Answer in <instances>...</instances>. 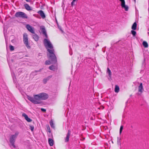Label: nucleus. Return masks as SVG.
Instances as JSON below:
<instances>
[{
	"label": "nucleus",
	"mask_w": 149,
	"mask_h": 149,
	"mask_svg": "<svg viewBox=\"0 0 149 149\" xmlns=\"http://www.w3.org/2000/svg\"><path fill=\"white\" fill-rule=\"evenodd\" d=\"M43 42L47 51L49 53V57L52 63L55 64L57 62V59L53 45L50 41L46 38L44 39Z\"/></svg>",
	"instance_id": "1"
},
{
	"label": "nucleus",
	"mask_w": 149,
	"mask_h": 149,
	"mask_svg": "<svg viewBox=\"0 0 149 149\" xmlns=\"http://www.w3.org/2000/svg\"><path fill=\"white\" fill-rule=\"evenodd\" d=\"M19 134L18 132H16L14 134L10 136L9 139L10 144H9V145L10 147L12 146L14 148H16V147L15 145V143Z\"/></svg>",
	"instance_id": "2"
},
{
	"label": "nucleus",
	"mask_w": 149,
	"mask_h": 149,
	"mask_svg": "<svg viewBox=\"0 0 149 149\" xmlns=\"http://www.w3.org/2000/svg\"><path fill=\"white\" fill-rule=\"evenodd\" d=\"M34 98L38 100H47L49 97L48 95L45 93H42L37 95H34Z\"/></svg>",
	"instance_id": "3"
},
{
	"label": "nucleus",
	"mask_w": 149,
	"mask_h": 149,
	"mask_svg": "<svg viewBox=\"0 0 149 149\" xmlns=\"http://www.w3.org/2000/svg\"><path fill=\"white\" fill-rule=\"evenodd\" d=\"M23 41L24 44L27 48L29 49L30 47L29 44L28 35L26 33H24L23 35Z\"/></svg>",
	"instance_id": "4"
},
{
	"label": "nucleus",
	"mask_w": 149,
	"mask_h": 149,
	"mask_svg": "<svg viewBox=\"0 0 149 149\" xmlns=\"http://www.w3.org/2000/svg\"><path fill=\"white\" fill-rule=\"evenodd\" d=\"M15 16L17 17L22 18L23 19H27V15L24 13L22 12H16L15 14Z\"/></svg>",
	"instance_id": "5"
},
{
	"label": "nucleus",
	"mask_w": 149,
	"mask_h": 149,
	"mask_svg": "<svg viewBox=\"0 0 149 149\" xmlns=\"http://www.w3.org/2000/svg\"><path fill=\"white\" fill-rule=\"evenodd\" d=\"M28 99L32 103H33L34 104H39L40 103L39 101H38V100H36V99L34 98V97L33 96V97H31V96H28Z\"/></svg>",
	"instance_id": "6"
},
{
	"label": "nucleus",
	"mask_w": 149,
	"mask_h": 149,
	"mask_svg": "<svg viewBox=\"0 0 149 149\" xmlns=\"http://www.w3.org/2000/svg\"><path fill=\"white\" fill-rule=\"evenodd\" d=\"M26 28L30 32L32 33H34L35 32L34 29L33 27L31 26L30 25L28 24L26 25Z\"/></svg>",
	"instance_id": "7"
},
{
	"label": "nucleus",
	"mask_w": 149,
	"mask_h": 149,
	"mask_svg": "<svg viewBox=\"0 0 149 149\" xmlns=\"http://www.w3.org/2000/svg\"><path fill=\"white\" fill-rule=\"evenodd\" d=\"M40 30H41L42 33L45 36V37L47 38L48 36L47 34L46 31L44 26H41L40 27Z\"/></svg>",
	"instance_id": "8"
},
{
	"label": "nucleus",
	"mask_w": 149,
	"mask_h": 149,
	"mask_svg": "<svg viewBox=\"0 0 149 149\" xmlns=\"http://www.w3.org/2000/svg\"><path fill=\"white\" fill-rule=\"evenodd\" d=\"M22 116L24 117L25 120L29 122H31L32 121V120L29 118L28 116L25 113H23L22 114Z\"/></svg>",
	"instance_id": "9"
},
{
	"label": "nucleus",
	"mask_w": 149,
	"mask_h": 149,
	"mask_svg": "<svg viewBox=\"0 0 149 149\" xmlns=\"http://www.w3.org/2000/svg\"><path fill=\"white\" fill-rule=\"evenodd\" d=\"M70 130H68V132L66 134V136L65 139V142H68L69 141L70 136Z\"/></svg>",
	"instance_id": "10"
},
{
	"label": "nucleus",
	"mask_w": 149,
	"mask_h": 149,
	"mask_svg": "<svg viewBox=\"0 0 149 149\" xmlns=\"http://www.w3.org/2000/svg\"><path fill=\"white\" fill-rule=\"evenodd\" d=\"M143 90L142 83H141L138 87V91L140 93V94H141L143 92Z\"/></svg>",
	"instance_id": "11"
},
{
	"label": "nucleus",
	"mask_w": 149,
	"mask_h": 149,
	"mask_svg": "<svg viewBox=\"0 0 149 149\" xmlns=\"http://www.w3.org/2000/svg\"><path fill=\"white\" fill-rule=\"evenodd\" d=\"M121 6L122 8H124L126 11H127L128 10L129 8L126 5L125 2L123 3H121Z\"/></svg>",
	"instance_id": "12"
},
{
	"label": "nucleus",
	"mask_w": 149,
	"mask_h": 149,
	"mask_svg": "<svg viewBox=\"0 0 149 149\" xmlns=\"http://www.w3.org/2000/svg\"><path fill=\"white\" fill-rule=\"evenodd\" d=\"M52 75H50L43 79V82L44 84H45L52 77Z\"/></svg>",
	"instance_id": "13"
},
{
	"label": "nucleus",
	"mask_w": 149,
	"mask_h": 149,
	"mask_svg": "<svg viewBox=\"0 0 149 149\" xmlns=\"http://www.w3.org/2000/svg\"><path fill=\"white\" fill-rule=\"evenodd\" d=\"M38 13L40 15L42 18L44 19L45 17V15L42 10H40L38 12Z\"/></svg>",
	"instance_id": "14"
},
{
	"label": "nucleus",
	"mask_w": 149,
	"mask_h": 149,
	"mask_svg": "<svg viewBox=\"0 0 149 149\" xmlns=\"http://www.w3.org/2000/svg\"><path fill=\"white\" fill-rule=\"evenodd\" d=\"M24 6L25 8L28 11L31 10H32V8L28 4H24Z\"/></svg>",
	"instance_id": "15"
},
{
	"label": "nucleus",
	"mask_w": 149,
	"mask_h": 149,
	"mask_svg": "<svg viewBox=\"0 0 149 149\" xmlns=\"http://www.w3.org/2000/svg\"><path fill=\"white\" fill-rule=\"evenodd\" d=\"M33 35L32 36L33 39L36 41H37L39 39V37L37 35L36 33H33Z\"/></svg>",
	"instance_id": "16"
},
{
	"label": "nucleus",
	"mask_w": 149,
	"mask_h": 149,
	"mask_svg": "<svg viewBox=\"0 0 149 149\" xmlns=\"http://www.w3.org/2000/svg\"><path fill=\"white\" fill-rule=\"evenodd\" d=\"M48 142L50 146H52L54 144V141L51 139L49 138L48 139Z\"/></svg>",
	"instance_id": "17"
},
{
	"label": "nucleus",
	"mask_w": 149,
	"mask_h": 149,
	"mask_svg": "<svg viewBox=\"0 0 149 149\" xmlns=\"http://www.w3.org/2000/svg\"><path fill=\"white\" fill-rule=\"evenodd\" d=\"M137 26V24L136 22H134L132 26V29L133 30H135Z\"/></svg>",
	"instance_id": "18"
},
{
	"label": "nucleus",
	"mask_w": 149,
	"mask_h": 149,
	"mask_svg": "<svg viewBox=\"0 0 149 149\" xmlns=\"http://www.w3.org/2000/svg\"><path fill=\"white\" fill-rule=\"evenodd\" d=\"M107 72L108 74L109 77H111V71L108 68H107Z\"/></svg>",
	"instance_id": "19"
},
{
	"label": "nucleus",
	"mask_w": 149,
	"mask_h": 149,
	"mask_svg": "<svg viewBox=\"0 0 149 149\" xmlns=\"http://www.w3.org/2000/svg\"><path fill=\"white\" fill-rule=\"evenodd\" d=\"M119 91V86L117 85H116L115 88V91L116 93H118Z\"/></svg>",
	"instance_id": "20"
},
{
	"label": "nucleus",
	"mask_w": 149,
	"mask_h": 149,
	"mask_svg": "<svg viewBox=\"0 0 149 149\" xmlns=\"http://www.w3.org/2000/svg\"><path fill=\"white\" fill-rule=\"evenodd\" d=\"M143 45L145 47H147L148 46V44L146 41H143Z\"/></svg>",
	"instance_id": "21"
},
{
	"label": "nucleus",
	"mask_w": 149,
	"mask_h": 149,
	"mask_svg": "<svg viewBox=\"0 0 149 149\" xmlns=\"http://www.w3.org/2000/svg\"><path fill=\"white\" fill-rule=\"evenodd\" d=\"M50 124L51 127L53 128H54L55 127V126H54V124L53 123V122L52 120H51L50 121Z\"/></svg>",
	"instance_id": "22"
},
{
	"label": "nucleus",
	"mask_w": 149,
	"mask_h": 149,
	"mask_svg": "<svg viewBox=\"0 0 149 149\" xmlns=\"http://www.w3.org/2000/svg\"><path fill=\"white\" fill-rule=\"evenodd\" d=\"M49 69L50 70H54L55 69V67L54 65H52L49 67Z\"/></svg>",
	"instance_id": "23"
},
{
	"label": "nucleus",
	"mask_w": 149,
	"mask_h": 149,
	"mask_svg": "<svg viewBox=\"0 0 149 149\" xmlns=\"http://www.w3.org/2000/svg\"><path fill=\"white\" fill-rule=\"evenodd\" d=\"M131 33L134 36H136V32L134 30H132L131 31Z\"/></svg>",
	"instance_id": "24"
},
{
	"label": "nucleus",
	"mask_w": 149,
	"mask_h": 149,
	"mask_svg": "<svg viewBox=\"0 0 149 149\" xmlns=\"http://www.w3.org/2000/svg\"><path fill=\"white\" fill-rule=\"evenodd\" d=\"M51 64V62L50 61L47 60L45 61V64L46 65H50Z\"/></svg>",
	"instance_id": "25"
},
{
	"label": "nucleus",
	"mask_w": 149,
	"mask_h": 149,
	"mask_svg": "<svg viewBox=\"0 0 149 149\" xmlns=\"http://www.w3.org/2000/svg\"><path fill=\"white\" fill-rule=\"evenodd\" d=\"M9 48L10 50L11 51L13 50L14 49V47L11 45H10Z\"/></svg>",
	"instance_id": "26"
},
{
	"label": "nucleus",
	"mask_w": 149,
	"mask_h": 149,
	"mask_svg": "<svg viewBox=\"0 0 149 149\" xmlns=\"http://www.w3.org/2000/svg\"><path fill=\"white\" fill-rule=\"evenodd\" d=\"M29 126L30 127V129L31 130L32 132L33 131L34 129V127L33 126H31V125H29Z\"/></svg>",
	"instance_id": "27"
},
{
	"label": "nucleus",
	"mask_w": 149,
	"mask_h": 149,
	"mask_svg": "<svg viewBox=\"0 0 149 149\" xmlns=\"http://www.w3.org/2000/svg\"><path fill=\"white\" fill-rule=\"evenodd\" d=\"M123 129V125L121 126L120 129V134H121V133Z\"/></svg>",
	"instance_id": "28"
},
{
	"label": "nucleus",
	"mask_w": 149,
	"mask_h": 149,
	"mask_svg": "<svg viewBox=\"0 0 149 149\" xmlns=\"http://www.w3.org/2000/svg\"><path fill=\"white\" fill-rule=\"evenodd\" d=\"M47 127L48 130V131L49 132H51L49 127V125H47Z\"/></svg>",
	"instance_id": "29"
},
{
	"label": "nucleus",
	"mask_w": 149,
	"mask_h": 149,
	"mask_svg": "<svg viewBox=\"0 0 149 149\" xmlns=\"http://www.w3.org/2000/svg\"><path fill=\"white\" fill-rule=\"evenodd\" d=\"M58 28L62 32H63V31L62 30L61 27V26H59L58 25Z\"/></svg>",
	"instance_id": "30"
},
{
	"label": "nucleus",
	"mask_w": 149,
	"mask_h": 149,
	"mask_svg": "<svg viewBox=\"0 0 149 149\" xmlns=\"http://www.w3.org/2000/svg\"><path fill=\"white\" fill-rule=\"evenodd\" d=\"M41 110L42 111L44 112H45L46 111V110L43 108H41Z\"/></svg>",
	"instance_id": "31"
},
{
	"label": "nucleus",
	"mask_w": 149,
	"mask_h": 149,
	"mask_svg": "<svg viewBox=\"0 0 149 149\" xmlns=\"http://www.w3.org/2000/svg\"><path fill=\"white\" fill-rule=\"evenodd\" d=\"M41 70V69H40L39 70H35L34 72H33L32 73H36L37 72H40V71Z\"/></svg>",
	"instance_id": "32"
},
{
	"label": "nucleus",
	"mask_w": 149,
	"mask_h": 149,
	"mask_svg": "<svg viewBox=\"0 0 149 149\" xmlns=\"http://www.w3.org/2000/svg\"><path fill=\"white\" fill-rule=\"evenodd\" d=\"M117 139H118V140H117V142H118V143L119 142V143H120V139H119V138L118 137Z\"/></svg>",
	"instance_id": "33"
},
{
	"label": "nucleus",
	"mask_w": 149,
	"mask_h": 149,
	"mask_svg": "<svg viewBox=\"0 0 149 149\" xmlns=\"http://www.w3.org/2000/svg\"><path fill=\"white\" fill-rule=\"evenodd\" d=\"M121 2V3H123L125 2L124 0H119Z\"/></svg>",
	"instance_id": "34"
},
{
	"label": "nucleus",
	"mask_w": 149,
	"mask_h": 149,
	"mask_svg": "<svg viewBox=\"0 0 149 149\" xmlns=\"http://www.w3.org/2000/svg\"><path fill=\"white\" fill-rule=\"evenodd\" d=\"M74 1H72V2H71V5L72 6H73V5H74Z\"/></svg>",
	"instance_id": "35"
},
{
	"label": "nucleus",
	"mask_w": 149,
	"mask_h": 149,
	"mask_svg": "<svg viewBox=\"0 0 149 149\" xmlns=\"http://www.w3.org/2000/svg\"><path fill=\"white\" fill-rule=\"evenodd\" d=\"M4 36L5 38V39L6 42L7 38H6V36L5 34H4Z\"/></svg>",
	"instance_id": "36"
},
{
	"label": "nucleus",
	"mask_w": 149,
	"mask_h": 149,
	"mask_svg": "<svg viewBox=\"0 0 149 149\" xmlns=\"http://www.w3.org/2000/svg\"><path fill=\"white\" fill-rule=\"evenodd\" d=\"M18 71H19V72H21V71H21V69H18Z\"/></svg>",
	"instance_id": "37"
},
{
	"label": "nucleus",
	"mask_w": 149,
	"mask_h": 149,
	"mask_svg": "<svg viewBox=\"0 0 149 149\" xmlns=\"http://www.w3.org/2000/svg\"><path fill=\"white\" fill-rule=\"evenodd\" d=\"M14 77L15 78V79H16V77H15V74H14V77H13V79L14 80Z\"/></svg>",
	"instance_id": "38"
},
{
	"label": "nucleus",
	"mask_w": 149,
	"mask_h": 149,
	"mask_svg": "<svg viewBox=\"0 0 149 149\" xmlns=\"http://www.w3.org/2000/svg\"><path fill=\"white\" fill-rule=\"evenodd\" d=\"M76 0H73V1H76Z\"/></svg>",
	"instance_id": "39"
},
{
	"label": "nucleus",
	"mask_w": 149,
	"mask_h": 149,
	"mask_svg": "<svg viewBox=\"0 0 149 149\" xmlns=\"http://www.w3.org/2000/svg\"><path fill=\"white\" fill-rule=\"evenodd\" d=\"M134 1L135 2H136V0H134Z\"/></svg>",
	"instance_id": "40"
}]
</instances>
